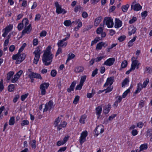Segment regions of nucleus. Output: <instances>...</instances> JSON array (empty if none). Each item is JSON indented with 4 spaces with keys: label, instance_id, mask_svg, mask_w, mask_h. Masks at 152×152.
Segmentation results:
<instances>
[{
    "label": "nucleus",
    "instance_id": "5",
    "mask_svg": "<svg viewBox=\"0 0 152 152\" xmlns=\"http://www.w3.org/2000/svg\"><path fill=\"white\" fill-rule=\"evenodd\" d=\"M103 23L109 28H112L114 25L113 19L110 17H104L103 21Z\"/></svg>",
    "mask_w": 152,
    "mask_h": 152
},
{
    "label": "nucleus",
    "instance_id": "33",
    "mask_svg": "<svg viewBox=\"0 0 152 152\" xmlns=\"http://www.w3.org/2000/svg\"><path fill=\"white\" fill-rule=\"evenodd\" d=\"M148 148V144L147 143H145L141 145L139 147V148H140V151H142L143 150H145L147 149Z\"/></svg>",
    "mask_w": 152,
    "mask_h": 152
},
{
    "label": "nucleus",
    "instance_id": "1",
    "mask_svg": "<svg viewBox=\"0 0 152 152\" xmlns=\"http://www.w3.org/2000/svg\"><path fill=\"white\" fill-rule=\"evenodd\" d=\"M51 47L49 45L44 51L42 57L43 63L45 66H48L51 64L53 57L51 53Z\"/></svg>",
    "mask_w": 152,
    "mask_h": 152
},
{
    "label": "nucleus",
    "instance_id": "22",
    "mask_svg": "<svg viewBox=\"0 0 152 152\" xmlns=\"http://www.w3.org/2000/svg\"><path fill=\"white\" fill-rule=\"evenodd\" d=\"M67 44V42H64L62 39L59 40L57 43L58 47L65 48Z\"/></svg>",
    "mask_w": 152,
    "mask_h": 152
},
{
    "label": "nucleus",
    "instance_id": "6",
    "mask_svg": "<svg viewBox=\"0 0 152 152\" xmlns=\"http://www.w3.org/2000/svg\"><path fill=\"white\" fill-rule=\"evenodd\" d=\"M132 64L131 65V67L133 70H134L135 68L137 69L139 68L140 63L137 60V57H135L133 56L131 58Z\"/></svg>",
    "mask_w": 152,
    "mask_h": 152
},
{
    "label": "nucleus",
    "instance_id": "14",
    "mask_svg": "<svg viewBox=\"0 0 152 152\" xmlns=\"http://www.w3.org/2000/svg\"><path fill=\"white\" fill-rule=\"evenodd\" d=\"M137 28L133 25H130L128 28V34L129 36L135 34L137 31Z\"/></svg>",
    "mask_w": 152,
    "mask_h": 152
},
{
    "label": "nucleus",
    "instance_id": "40",
    "mask_svg": "<svg viewBox=\"0 0 152 152\" xmlns=\"http://www.w3.org/2000/svg\"><path fill=\"white\" fill-rule=\"evenodd\" d=\"M113 89V86H109L106 89H104L105 93H107L110 92L112 91Z\"/></svg>",
    "mask_w": 152,
    "mask_h": 152
},
{
    "label": "nucleus",
    "instance_id": "16",
    "mask_svg": "<svg viewBox=\"0 0 152 152\" xmlns=\"http://www.w3.org/2000/svg\"><path fill=\"white\" fill-rule=\"evenodd\" d=\"M102 110V107L101 106H97L95 109V113L96 115L97 118L98 119L99 118L101 115Z\"/></svg>",
    "mask_w": 152,
    "mask_h": 152
},
{
    "label": "nucleus",
    "instance_id": "58",
    "mask_svg": "<svg viewBox=\"0 0 152 152\" xmlns=\"http://www.w3.org/2000/svg\"><path fill=\"white\" fill-rule=\"evenodd\" d=\"M117 45V43H113L111 44L110 46H109L108 48H107V52H109L110 50L112 49L114 47H115L116 45Z\"/></svg>",
    "mask_w": 152,
    "mask_h": 152
},
{
    "label": "nucleus",
    "instance_id": "11",
    "mask_svg": "<svg viewBox=\"0 0 152 152\" xmlns=\"http://www.w3.org/2000/svg\"><path fill=\"white\" fill-rule=\"evenodd\" d=\"M104 131V126L102 125H100L97 126L94 130L96 136H97L100 134L103 133Z\"/></svg>",
    "mask_w": 152,
    "mask_h": 152
},
{
    "label": "nucleus",
    "instance_id": "3",
    "mask_svg": "<svg viewBox=\"0 0 152 152\" xmlns=\"http://www.w3.org/2000/svg\"><path fill=\"white\" fill-rule=\"evenodd\" d=\"M26 57L25 53L21 54L18 52L16 54L13 55L12 56V58L13 60H16V64H19L21 63Z\"/></svg>",
    "mask_w": 152,
    "mask_h": 152
},
{
    "label": "nucleus",
    "instance_id": "53",
    "mask_svg": "<svg viewBox=\"0 0 152 152\" xmlns=\"http://www.w3.org/2000/svg\"><path fill=\"white\" fill-rule=\"evenodd\" d=\"M86 141V138L80 136V137L79 142L81 144H82Z\"/></svg>",
    "mask_w": 152,
    "mask_h": 152
},
{
    "label": "nucleus",
    "instance_id": "35",
    "mask_svg": "<svg viewBox=\"0 0 152 152\" xmlns=\"http://www.w3.org/2000/svg\"><path fill=\"white\" fill-rule=\"evenodd\" d=\"M15 86L14 84H11L8 87V90L9 92H13L15 89Z\"/></svg>",
    "mask_w": 152,
    "mask_h": 152
},
{
    "label": "nucleus",
    "instance_id": "30",
    "mask_svg": "<svg viewBox=\"0 0 152 152\" xmlns=\"http://www.w3.org/2000/svg\"><path fill=\"white\" fill-rule=\"evenodd\" d=\"M86 118V116L85 115H82L79 119V122L81 124H84L85 123V120Z\"/></svg>",
    "mask_w": 152,
    "mask_h": 152
},
{
    "label": "nucleus",
    "instance_id": "44",
    "mask_svg": "<svg viewBox=\"0 0 152 152\" xmlns=\"http://www.w3.org/2000/svg\"><path fill=\"white\" fill-rule=\"evenodd\" d=\"M128 64L127 61L126 60H124L121 63V67L122 68H126Z\"/></svg>",
    "mask_w": 152,
    "mask_h": 152
},
{
    "label": "nucleus",
    "instance_id": "62",
    "mask_svg": "<svg viewBox=\"0 0 152 152\" xmlns=\"http://www.w3.org/2000/svg\"><path fill=\"white\" fill-rule=\"evenodd\" d=\"M76 22L78 24L77 26L79 28L81 27L82 26V23L81 21L79 19L76 20Z\"/></svg>",
    "mask_w": 152,
    "mask_h": 152
},
{
    "label": "nucleus",
    "instance_id": "42",
    "mask_svg": "<svg viewBox=\"0 0 152 152\" xmlns=\"http://www.w3.org/2000/svg\"><path fill=\"white\" fill-rule=\"evenodd\" d=\"M102 42H101L97 44L96 49L97 50H101L102 49Z\"/></svg>",
    "mask_w": 152,
    "mask_h": 152
},
{
    "label": "nucleus",
    "instance_id": "31",
    "mask_svg": "<svg viewBox=\"0 0 152 152\" xmlns=\"http://www.w3.org/2000/svg\"><path fill=\"white\" fill-rule=\"evenodd\" d=\"M129 82V80L128 78H125L123 81L121 83L122 87H124L126 85L128 84Z\"/></svg>",
    "mask_w": 152,
    "mask_h": 152
},
{
    "label": "nucleus",
    "instance_id": "19",
    "mask_svg": "<svg viewBox=\"0 0 152 152\" xmlns=\"http://www.w3.org/2000/svg\"><path fill=\"white\" fill-rule=\"evenodd\" d=\"M76 83L75 81H73L71 83L69 88L67 89V92L68 93H70L72 91H73L74 90Z\"/></svg>",
    "mask_w": 152,
    "mask_h": 152
},
{
    "label": "nucleus",
    "instance_id": "13",
    "mask_svg": "<svg viewBox=\"0 0 152 152\" xmlns=\"http://www.w3.org/2000/svg\"><path fill=\"white\" fill-rule=\"evenodd\" d=\"M113 77H108L106 82L103 86V88L106 87L108 86H112L113 83Z\"/></svg>",
    "mask_w": 152,
    "mask_h": 152
},
{
    "label": "nucleus",
    "instance_id": "12",
    "mask_svg": "<svg viewBox=\"0 0 152 152\" xmlns=\"http://www.w3.org/2000/svg\"><path fill=\"white\" fill-rule=\"evenodd\" d=\"M32 29V27L31 24H29L28 26L24 27V29L21 32V37L24 36L26 34H28L30 33Z\"/></svg>",
    "mask_w": 152,
    "mask_h": 152
},
{
    "label": "nucleus",
    "instance_id": "10",
    "mask_svg": "<svg viewBox=\"0 0 152 152\" xmlns=\"http://www.w3.org/2000/svg\"><path fill=\"white\" fill-rule=\"evenodd\" d=\"M54 107V105L53 104V101L52 100H51L45 104V108L43 109V112H46L48 110L50 111Z\"/></svg>",
    "mask_w": 152,
    "mask_h": 152
},
{
    "label": "nucleus",
    "instance_id": "38",
    "mask_svg": "<svg viewBox=\"0 0 152 152\" xmlns=\"http://www.w3.org/2000/svg\"><path fill=\"white\" fill-rule=\"evenodd\" d=\"M15 123V119L14 117L12 116L10 118L9 120V125L12 126Z\"/></svg>",
    "mask_w": 152,
    "mask_h": 152
},
{
    "label": "nucleus",
    "instance_id": "39",
    "mask_svg": "<svg viewBox=\"0 0 152 152\" xmlns=\"http://www.w3.org/2000/svg\"><path fill=\"white\" fill-rule=\"evenodd\" d=\"M23 23V25H24L25 27L28 26L29 23V21L28 18H23L22 21Z\"/></svg>",
    "mask_w": 152,
    "mask_h": 152
},
{
    "label": "nucleus",
    "instance_id": "15",
    "mask_svg": "<svg viewBox=\"0 0 152 152\" xmlns=\"http://www.w3.org/2000/svg\"><path fill=\"white\" fill-rule=\"evenodd\" d=\"M115 61V59L113 58H110L105 61L103 65L110 66L113 65Z\"/></svg>",
    "mask_w": 152,
    "mask_h": 152
},
{
    "label": "nucleus",
    "instance_id": "56",
    "mask_svg": "<svg viewBox=\"0 0 152 152\" xmlns=\"http://www.w3.org/2000/svg\"><path fill=\"white\" fill-rule=\"evenodd\" d=\"M83 85L80 83L79 84L77 85L75 88V90H80L82 88Z\"/></svg>",
    "mask_w": 152,
    "mask_h": 152
},
{
    "label": "nucleus",
    "instance_id": "49",
    "mask_svg": "<svg viewBox=\"0 0 152 152\" xmlns=\"http://www.w3.org/2000/svg\"><path fill=\"white\" fill-rule=\"evenodd\" d=\"M28 95V93L22 95L20 97L21 100L22 101H23L27 98Z\"/></svg>",
    "mask_w": 152,
    "mask_h": 152
},
{
    "label": "nucleus",
    "instance_id": "52",
    "mask_svg": "<svg viewBox=\"0 0 152 152\" xmlns=\"http://www.w3.org/2000/svg\"><path fill=\"white\" fill-rule=\"evenodd\" d=\"M80 96L78 95L76 96L73 100V103L75 104H76L78 103L79 100Z\"/></svg>",
    "mask_w": 152,
    "mask_h": 152
},
{
    "label": "nucleus",
    "instance_id": "64",
    "mask_svg": "<svg viewBox=\"0 0 152 152\" xmlns=\"http://www.w3.org/2000/svg\"><path fill=\"white\" fill-rule=\"evenodd\" d=\"M104 56H99L96 57L95 59V61L96 62H98L99 61H101L103 58H104Z\"/></svg>",
    "mask_w": 152,
    "mask_h": 152
},
{
    "label": "nucleus",
    "instance_id": "36",
    "mask_svg": "<svg viewBox=\"0 0 152 152\" xmlns=\"http://www.w3.org/2000/svg\"><path fill=\"white\" fill-rule=\"evenodd\" d=\"M24 26L23 23L22 21L21 22H20L18 23L17 27V29L18 31H20L22 30Z\"/></svg>",
    "mask_w": 152,
    "mask_h": 152
},
{
    "label": "nucleus",
    "instance_id": "32",
    "mask_svg": "<svg viewBox=\"0 0 152 152\" xmlns=\"http://www.w3.org/2000/svg\"><path fill=\"white\" fill-rule=\"evenodd\" d=\"M102 39L101 38L99 37H96L95 38L94 40H93L91 42V45H93L94 44L97 43L100 40H102Z\"/></svg>",
    "mask_w": 152,
    "mask_h": 152
},
{
    "label": "nucleus",
    "instance_id": "4",
    "mask_svg": "<svg viewBox=\"0 0 152 152\" xmlns=\"http://www.w3.org/2000/svg\"><path fill=\"white\" fill-rule=\"evenodd\" d=\"M42 47L40 46L37 47L35 50L33 52L34 55V59L33 62L36 64H37L39 60L41 54L42 53Z\"/></svg>",
    "mask_w": 152,
    "mask_h": 152
},
{
    "label": "nucleus",
    "instance_id": "24",
    "mask_svg": "<svg viewBox=\"0 0 152 152\" xmlns=\"http://www.w3.org/2000/svg\"><path fill=\"white\" fill-rule=\"evenodd\" d=\"M102 19V17L101 16H99L94 20V25L96 26H97L100 23Z\"/></svg>",
    "mask_w": 152,
    "mask_h": 152
},
{
    "label": "nucleus",
    "instance_id": "47",
    "mask_svg": "<svg viewBox=\"0 0 152 152\" xmlns=\"http://www.w3.org/2000/svg\"><path fill=\"white\" fill-rule=\"evenodd\" d=\"M82 8L80 5H77L74 8V12L75 13H77L78 11H80Z\"/></svg>",
    "mask_w": 152,
    "mask_h": 152
},
{
    "label": "nucleus",
    "instance_id": "18",
    "mask_svg": "<svg viewBox=\"0 0 152 152\" xmlns=\"http://www.w3.org/2000/svg\"><path fill=\"white\" fill-rule=\"evenodd\" d=\"M67 124V122L65 121L61 122L60 124L56 127L58 131H60L62 128H65Z\"/></svg>",
    "mask_w": 152,
    "mask_h": 152
},
{
    "label": "nucleus",
    "instance_id": "23",
    "mask_svg": "<svg viewBox=\"0 0 152 152\" xmlns=\"http://www.w3.org/2000/svg\"><path fill=\"white\" fill-rule=\"evenodd\" d=\"M111 108V105L110 104L105 105L104 108V113L105 114H108L110 111Z\"/></svg>",
    "mask_w": 152,
    "mask_h": 152
},
{
    "label": "nucleus",
    "instance_id": "34",
    "mask_svg": "<svg viewBox=\"0 0 152 152\" xmlns=\"http://www.w3.org/2000/svg\"><path fill=\"white\" fill-rule=\"evenodd\" d=\"M61 119V118L59 116L55 119L54 123L55 127H57Z\"/></svg>",
    "mask_w": 152,
    "mask_h": 152
},
{
    "label": "nucleus",
    "instance_id": "29",
    "mask_svg": "<svg viewBox=\"0 0 152 152\" xmlns=\"http://www.w3.org/2000/svg\"><path fill=\"white\" fill-rule=\"evenodd\" d=\"M29 144L32 148L35 149L36 148V141L35 140H31L29 142Z\"/></svg>",
    "mask_w": 152,
    "mask_h": 152
},
{
    "label": "nucleus",
    "instance_id": "51",
    "mask_svg": "<svg viewBox=\"0 0 152 152\" xmlns=\"http://www.w3.org/2000/svg\"><path fill=\"white\" fill-rule=\"evenodd\" d=\"M149 82V80L148 78H147L143 82L142 85V86L144 88H145L148 85Z\"/></svg>",
    "mask_w": 152,
    "mask_h": 152
},
{
    "label": "nucleus",
    "instance_id": "43",
    "mask_svg": "<svg viewBox=\"0 0 152 152\" xmlns=\"http://www.w3.org/2000/svg\"><path fill=\"white\" fill-rule=\"evenodd\" d=\"M19 78H20L15 74L14 75V77L11 79V82L12 83H15L18 80Z\"/></svg>",
    "mask_w": 152,
    "mask_h": 152
},
{
    "label": "nucleus",
    "instance_id": "50",
    "mask_svg": "<svg viewBox=\"0 0 152 152\" xmlns=\"http://www.w3.org/2000/svg\"><path fill=\"white\" fill-rule=\"evenodd\" d=\"M4 88V81L3 79H1L0 81V91H2Z\"/></svg>",
    "mask_w": 152,
    "mask_h": 152
},
{
    "label": "nucleus",
    "instance_id": "60",
    "mask_svg": "<svg viewBox=\"0 0 152 152\" xmlns=\"http://www.w3.org/2000/svg\"><path fill=\"white\" fill-rule=\"evenodd\" d=\"M39 41L38 39L35 38L33 40V45L34 46H37L39 43Z\"/></svg>",
    "mask_w": 152,
    "mask_h": 152
},
{
    "label": "nucleus",
    "instance_id": "48",
    "mask_svg": "<svg viewBox=\"0 0 152 152\" xmlns=\"http://www.w3.org/2000/svg\"><path fill=\"white\" fill-rule=\"evenodd\" d=\"M130 91L129 90V89H127L122 94V97L123 98H125L127 95L129 93Z\"/></svg>",
    "mask_w": 152,
    "mask_h": 152
},
{
    "label": "nucleus",
    "instance_id": "25",
    "mask_svg": "<svg viewBox=\"0 0 152 152\" xmlns=\"http://www.w3.org/2000/svg\"><path fill=\"white\" fill-rule=\"evenodd\" d=\"M84 67L82 66H76L74 69V72L76 73L82 72L84 70Z\"/></svg>",
    "mask_w": 152,
    "mask_h": 152
},
{
    "label": "nucleus",
    "instance_id": "21",
    "mask_svg": "<svg viewBox=\"0 0 152 152\" xmlns=\"http://www.w3.org/2000/svg\"><path fill=\"white\" fill-rule=\"evenodd\" d=\"M122 25V21L118 19H116L115 23V28H118L121 27Z\"/></svg>",
    "mask_w": 152,
    "mask_h": 152
},
{
    "label": "nucleus",
    "instance_id": "28",
    "mask_svg": "<svg viewBox=\"0 0 152 152\" xmlns=\"http://www.w3.org/2000/svg\"><path fill=\"white\" fill-rule=\"evenodd\" d=\"M75 56V55L72 53H69L68 55V57L66 61V63L68 62L70 60L74 58Z\"/></svg>",
    "mask_w": 152,
    "mask_h": 152
},
{
    "label": "nucleus",
    "instance_id": "9",
    "mask_svg": "<svg viewBox=\"0 0 152 152\" xmlns=\"http://www.w3.org/2000/svg\"><path fill=\"white\" fill-rule=\"evenodd\" d=\"M13 26L12 24H10L9 25L6 26L2 30V31L3 32L2 34V36L4 37H5L13 29Z\"/></svg>",
    "mask_w": 152,
    "mask_h": 152
},
{
    "label": "nucleus",
    "instance_id": "55",
    "mask_svg": "<svg viewBox=\"0 0 152 152\" xmlns=\"http://www.w3.org/2000/svg\"><path fill=\"white\" fill-rule=\"evenodd\" d=\"M126 38V36L125 35L121 36L118 38V40L119 42H121L123 41Z\"/></svg>",
    "mask_w": 152,
    "mask_h": 152
},
{
    "label": "nucleus",
    "instance_id": "61",
    "mask_svg": "<svg viewBox=\"0 0 152 152\" xmlns=\"http://www.w3.org/2000/svg\"><path fill=\"white\" fill-rule=\"evenodd\" d=\"M131 133L132 136H135L138 134V131L137 129L132 130Z\"/></svg>",
    "mask_w": 152,
    "mask_h": 152
},
{
    "label": "nucleus",
    "instance_id": "46",
    "mask_svg": "<svg viewBox=\"0 0 152 152\" xmlns=\"http://www.w3.org/2000/svg\"><path fill=\"white\" fill-rule=\"evenodd\" d=\"M152 132V129H149L146 132L145 135L146 137L151 136L152 135L151 132Z\"/></svg>",
    "mask_w": 152,
    "mask_h": 152
},
{
    "label": "nucleus",
    "instance_id": "20",
    "mask_svg": "<svg viewBox=\"0 0 152 152\" xmlns=\"http://www.w3.org/2000/svg\"><path fill=\"white\" fill-rule=\"evenodd\" d=\"M142 8V7L139 3L135 4V5H131V9H133L134 11H139Z\"/></svg>",
    "mask_w": 152,
    "mask_h": 152
},
{
    "label": "nucleus",
    "instance_id": "2",
    "mask_svg": "<svg viewBox=\"0 0 152 152\" xmlns=\"http://www.w3.org/2000/svg\"><path fill=\"white\" fill-rule=\"evenodd\" d=\"M32 70L31 68L28 69L26 71L27 74L28 75V77L30 79V81L31 83L34 82V78L40 80L42 79V77L40 74L34 72Z\"/></svg>",
    "mask_w": 152,
    "mask_h": 152
},
{
    "label": "nucleus",
    "instance_id": "26",
    "mask_svg": "<svg viewBox=\"0 0 152 152\" xmlns=\"http://www.w3.org/2000/svg\"><path fill=\"white\" fill-rule=\"evenodd\" d=\"M74 21L72 22L70 20H65L64 22V25L66 27L71 26L72 24L74 23Z\"/></svg>",
    "mask_w": 152,
    "mask_h": 152
},
{
    "label": "nucleus",
    "instance_id": "8",
    "mask_svg": "<svg viewBox=\"0 0 152 152\" xmlns=\"http://www.w3.org/2000/svg\"><path fill=\"white\" fill-rule=\"evenodd\" d=\"M48 83H42L40 86L39 88L41 90V94L43 96L45 95L46 93V89H47L49 86Z\"/></svg>",
    "mask_w": 152,
    "mask_h": 152
},
{
    "label": "nucleus",
    "instance_id": "7",
    "mask_svg": "<svg viewBox=\"0 0 152 152\" xmlns=\"http://www.w3.org/2000/svg\"><path fill=\"white\" fill-rule=\"evenodd\" d=\"M54 5L56 8V12L57 14L62 13L64 14L67 12V11L62 8L61 5L59 4L58 1L55 2Z\"/></svg>",
    "mask_w": 152,
    "mask_h": 152
},
{
    "label": "nucleus",
    "instance_id": "27",
    "mask_svg": "<svg viewBox=\"0 0 152 152\" xmlns=\"http://www.w3.org/2000/svg\"><path fill=\"white\" fill-rule=\"evenodd\" d=\"M14 74V72L11 71L8 72L7 74L6 78L7 81L10 80L11 78L12 77Z\"/></svg>",
    "mask_w": 152,
    "mask_h": 152
},
{
    "label": "nucleus",
    "instance_id": "37",
    "mask_svg": "<svg viewBox=\"0 0 152 152\" xmlns=\"http://www.w3.org/2000/svg\"><path fill=\"white\" fill-rule=\"evenodd\" d=\"M129 7V5L128 4H126L125 5H123L121 7V9L124 12H126L128 10Z\"/></svg>",
    "mask_w": 152,
    "mask_h": 152
},
{
    "label": "nucleus",
    "instance_id": "63",
    "mask_svg": "<svg viewBox=\"0 0 152 152\" xmlns=\"http://www.w3.org/2000/svg\"><path fill=\"white\" fill-rule=\"evenodd\" d=\"M137 18L136 17H133L132 19L129 20V24H131L133 23L135 21H137Z\"/></svg>",
    "mask_w": 152,
    "mask_h": 152
},
{
    "label": "nucleus",
    "instance_id": "57",
    "mask_svg": "<svg viewBox=\"0 0 152 152\" xmlns=\"http://www.w3.org/2000/svg\"><path fill=\"white\" fill-rule=\"evenodd\" d=\"M103 31V29L102 27L98 28L96 30V33L98 34H100Z\"/></svg>",
    "mask_w": 152,
    "mask_h": 152
},
{
    "label": "nucleus",
    "instance_id": "45",
    "mask_svg": "<svg viewBox=\"0 0 152 152\" xmlns=\"http://www.w3.org/2000/svg\"><path fill=\"white\" fill-rule=\"evenodd\" d=\"M29 122L28 120H23L22 121L21 123V125L22 126H23L25 125H29Z\"/></svg>",
    "mask_w": 152,
    "mask_h": 152
},
{
    "label": "nucleus",
    "instance_id": "41",
    "mask_svg": "<svg viewBox=\"0 0 152 152\" xmlns=\"http://www.w3.org/2000/svg\"><path fill=\"white\" fill-rule=\"evenodd\" d=\"M87 76L86 75H84L82 76L81 77V78L80 83L83 85L84 82L85 81L86 79Z\"/></svg>",
    "mask_w": 152,
    "mask_h": 152
},
{
    "label": "nucleus",
    "instance_id": "59",
    "mask_svg": "<svg viewBox=\"0 0 152 152\" xmlns=\"http://www.w3.org/2000/svg\"><path fill=\"white\" fill-rule=\"evenodd\" d=\"M41 17V15L39 13L36 14L34 19L35 21H37L39 20L40 19Z\"/></svg>",
    "mask_w": 152,
    "mask_h": 152
},
{
    "label": "nucleus",
    "instance_id": "17",
    "mask_svg": "<svg viewBox=\"0 0 152 152\" xmlns=\"http://www.w3.org/2000/svg\"><path fill=\"white\" fill-rule=\"evenodd\" d=\"M143 88L142 85L141 83H137V89L136 91L133 93V95H134L140 93Z\"/></svg>",
    "mask_w": 152,
    "mask_h": 152
},
{
    "label": "nucleus",
    "instance_id": "54",
    "mask_svg": "<svg viewBox=\"0 0 152 152\" xmlns=\"http://www.w3.org/2000/svg\"><path fill=\"white\" fill-rule=\"evenodd\" d=\"M26 45V44L25 43H24L23 45H22L21 47L19 48L18 50V52L20 53L21 52L23 51V50L24 48Z\"/></svg>",
    "mask_w": 152,
    "mask_h": 152
}]
</instances>
